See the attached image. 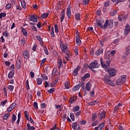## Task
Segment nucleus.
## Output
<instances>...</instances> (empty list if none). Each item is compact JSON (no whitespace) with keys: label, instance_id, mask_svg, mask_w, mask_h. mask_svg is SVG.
<instances>
[{"label":"nucleus","instance_id":"nucleus-57","mask_svg":"<svg viewBox=\"0 0 130 130\" xmlns=\"http://www.w3.org/2000/svg\"><path fill=\"white\" fill-rule=\"evenodd\" d=\"M11 8H12V4H11L10 3L7 4V5L6 6V8L7 10H10V9H11Z\"/></svg>","mask_w":130,"mask_h":130},{"label":"nucleus","instance_id":"nucleus-53","mask_svg":"<svg viewBox=\"0 0 130 130\" xmlns=\"http://www.w3.org/2000/svg\"><path fill=\"white\" fill-rule=\"evenodd\" d=\"M41 77L44 81H46V80H48V77H47L45 75L41 74Z\"/></svg>","mask_w":130,"mask_h":130},{"label":"nucleus","instance_id":"nucleus-37","mask_svg":"<svg viewBox=\"0 0 130 130\" xmlns=\"http://www.w3.org/2000/svg\"><path fill=\"white\" fill-rule=\"evenodd\" d=\"M21 112H19L18 114V119L16 121V123L17 124H19V123H20V119H21Z\"/></svg>","mask_w":130,"mask_h":130},{"label":"nucleus","instance_id":"nucleus-63","mask_svg":"<svg viewBox=\"0 0 130 130\" xmlns=\"http://www.w3.org/2000/svg\"><path fill=\"white\" fill-rule=\"evenodd\" d=\"M81 87H82V89L84 91L85 93H86V89H85V84L83 83L81 84Z\"/></svg>","mask_w":130,"mask_h":130},{"label":"nucleus","instance_id":"nucleus-50","mask_svg":"<svg viewBox=\"0 0 130 130\" xmlns=\"http://www.w3.org/2000/svg\"><path fill=\"white\" fill-rule=\"evenodd\" d=\"M90 0H83V5L84 6H87V5H89V2H90Z\"/></svg>","mask_w":130,"mask_h":130},{"label":"nucleus","instance_id":"nucleus-2","mask_svg":"<svg viewBox=\"0 0 130 130\" xmlns=\"http://www.w3.org/2000/svg\"><path fill=\"white\" fill-rule=\"evenodd\" d=\"M126 80V75H122L119 78H118L116 81V85H122L125 83Z\"/></svg>","mask_w":130,"mask_h":130},{"label":"nucleus","instance_id":"nucleus-45","mask_svg":"<svg viewBox=\"0 0 130 130\" xmlns=\"http://www.w3.org/2000/svg\"><path fill=\"white\" fill-rule=\"evenodd\" d=\"M54 28H55V33H58L59 32V30H58V25L56 24L54 25Z\"/></svg>","mask_w":130,"mask_h":130},{"label":"nucleus","instance_id":"nucleus-59","mask_svg":"<svg viewBox=\"0 0 130 130\" xmlns=\"http://www.w3.org/2000/svg\"><path fill=\"white\" fill-rule=\"evenodd\" d=\"M34 106L35 107V109H38V103H37V102L34 103Z\"/></svg>","mask_w":130,"mask_h":130},{"label":"nucleus","instance_id":"nucleus-32","mask_svg":"<svg viewBox=\"0 0 130 130\" xmlns=\"http://www.w3.org/2000/svg\"><path fill=\"white\" fill-rule=\"evenodd\" d=\"M3 36H5V37H9V36H10V33L8 32V30H6L3 32Z\"/></svg>","mask_w":130,"mask_h":130},{"label":"nucleus","instance_id":"nucleus-15","mask_svg":"<svg viewBox=\"0 0 130 130\" xmlns=\"http://www.w3.org/2000/svg\"><path fill=\"white\" fill-rule=\"evenodd\" d=\"M77 101V97L73 96L70 98L69 102L70 103H71V104H73V103H75V101Z\"/></svg>","mask_w":130,"mask_h":130},{"label":"nucleus","instance_id":"nucleus-22","mask_svg":"<svg viewBox=\"0 0 130 130\" xmlns=\"http://www.w3.org/2000/svg\"><path fill=\"white\" fill-rule=\"evenodd\" d=\"M10 116V113H6L3 115V120H8Z\"/></svg>","mask_w":130,"mask_h":130},{"label":"nucleus","instance_id":"nucleus-5","mask_svg":"<svg viewBox=\"0 0 130 130\" xmlns=\"http://www.w3.org/2000/svg\"><path fill=\"white\" fill-rule=\"evenodd\" d=\"M80 70H81V66H78L73 72V75L74 77H77V76H78V74Z\"/></svg>","mask_w":130,"mask_h":130},{"label":"nucleus","instance_id":"nucleus-46","mask_svg":"<svg viewBox=\"0 0 130 130\" xmlns=\"http://www.w3.org/2000/svg\"><path fill=\"white\" fill-rule=\"evenodd\" d=\"M97 118V114L96 113H94L92 116V121H95V120Z\"/></svg>","mask_w":130,"mask_h":130},{"label":"nucleus","instance_id":"nucleus-8","mask_svg":"<svg viewBox=\"0 0 130 130\" xmlns=\"http://www.w3.org/2000/svg\"><path fill=\"white\" fill-rule=\"evenodd\" d=\"M15 75V70H11L8 75V77L9 79H13Z\"/></svg>","mask_w":130,"mask_h":130},{"label":"nucleus","instance_id":"nucleus-30","mask_svg":"<svg viewBox=\"0 0 130 130\" xmlns=\"http://www.w3.org/2000/svg\"><path fill=\"white\" fill-rule=\"evenodd\" d=\"M96 25L98 27H100V28H101V29H102V26L103 25V24L102 23H101V21H100V20H96Z\"/></svg>","mask_w":130,"mask_h":130},{"label":"nucleus","instance_id":"nucleus-16","mask_svg":"<svg viewBox=\"0 0 130 130\" xmlns=\"http://www.w3.org/2000/svg\"><path fill=\"white\" fill-rule=\"evenodd\" d=\"M58 69H60V68H62L63 67V65H62V60H61V58L59 59L57 62Z\"/></svg>","mask_w":130,"mask_h":130},{"label":"nucleus","instance_id":"nucleus-20","mask_svg":"<svg viewBox=\"0 0 130 130\" xmlns=\"http://www.w3.org/2000/svg\"><path fill=\"white\" fill-rule=\"evenodd\" d=\"M85 89L86 91H89L90 90H91V83L90 82H87L86 84Z\"/></svg>","mask_w":130,"mask_h":130},{"label":"nucleus","instance_id":"nucleus-43","mask_svg":"<svg viewBox=\"0 0 130 130\" xmlns=\"http://www.w3.org/2000/svg\"><path fill=\"white\" fill-rule=\"evenodd\" d=\"M25 86L26 90H29L30 86H29V80H26L25 82Z\"/></svg>","mask_w":130,"mask_h":130},{"label":"nucleus","instance_id":"nucleus-56","mask_svg":"<svg viewBox=\"0 0 130 130\" xmlns=\"http://www.w3.org/2000/svg\"><path fill=\"white\" fill-rule=\"evenodd\" d=\"M8 88L9 89V90H10V91H11V92H13V91H14V86L13 85H9L8 86Z\"/></svg>","mask_w":130,"mask_h":130},{"label":"nucleus","instance_id":"nucleus-33","mask_svg":"<svg viewBox=\"0 0 130 130\" xmlns=\"http://www.w3.org/2000/svg\"><path fill=\"white\" fill-rule=\"evenodd\" d=\"M42 82H43V81L42 80V79L40 78H38L37 79V83L38 84V85H41V84H42Z\"/></svg>","mask_w":130,"mask_h":130},{"label":"nucleus","instance_id":"nucleus-51","mask_svg":"<svg viewBox=\"0 0 130 130\" xmlns=\"http://www.w3.org/2000/svg\"><path fill=\"white\" fill-rule=\"evenodd\" d=\"M111 16H114L115 15H116V14H117V10H113L112 12H111L110 13Z\"/></svg>","mask_w":130,"mask_h":130},{"label":"nucleus","instance_id":"nucleus-11","mask_svg":"<svg viewBox=\"0 0 130 130\" xmlns=\"http://www.w3.org/2000/svg\"><path fill=\"white\" fill-rule=\"evenodd\" d=\"M103 49L102 48H99L95 52V55H96V56H98L101 54V53H103Z\"/></svg>","mask_w":130,"mask_h":130},{"label":"nucleus","instance_id":"nucleus-52","mask_svg":"<svg viewBox=\"0 0 130 130\" xmlns=\"http://www.w3.org/2000/svg\"><path fill=\"white\" fill-rule=\"evenodd\" d=\"M70 118L72 119V121H75V115H74V113H70Z\"/></svg>","mask_w":130,"mask_h":130},{"label":"nucleus","instance_id":"nucleus-24","mask_svg":"<svg viewBox=\"0 0 130 130\" xmlns=\"http://www.w3.org/2000/svg\"><path fill=\"white\" fill-rule=\"evenodd\" d=\"M16 119H17V117L16 116V115H15V114H13L12 116V121H11L12 124H14L15 123V121H16Z\"/></svg>","mask_w":130,"mask_h":130},{"label":"nucleus","instance_id":"nucleus-1","mask_svg":"<svg viewBox=\"0 0 130 130\" xmlns=\"http://www.w3.org/2000/svg\"><path fill=\"white\" fill-rule=\"evenodd\" d=\"M109 73V76L107 74H105L104 76L103 79L104 83L107 84V85H110V86H113V82L111 81V78L112 77H115L116 76V73L117 70L115 68H110L108 70Z\"/></svg>","mask_w":130,"mask_h":130},{"label":"nucleus","instance_id":"nucleus-25","mask_svg":"<svg viewBox=\"0 0 130 130\" xmlns=\"http://www.w3.org/2000/svg\"><path fill=\"white\" fill-rule=\"evenodd\" d=\"M77 126H78V123H77V122H75L72 123V128L73 129H74V130L77 129Z\"/></svg>","mask_w":130,"mask_h":130},{"label":"nucleus","instance_id":"nucleus-38","mask_svg":"<svg viewBox=\"0 0 130 130\" xmlns=\"http://www.w3.org/2000/svg\"><path fill=\"white\" fill-rule=\"evenodd\" d=\"M21 4L23 9H26V2H25V1H21Z\"/></svg>","mask_w":130,"mask_h":130},{"label":"nucleus","instance_id":"nucleus-64","mask_svg":"<svg viewBox=\"0 0 130 130\" xmlns=\"http://www.w3.org/2000/svg\"><path fill=\"white\" fill-rule=\"evenodd\" d=\"M30 77L31 79H34V77H35V75L34 74V72L32 71H30Z\"/></svg>","mask_w":130,"mask_h":130},{"label":"nucleus","instance_id":"nucleus-26","mask_svg":"<svg viewBox=\"0 0 130 130\" xmlns=\"http://www.w3.org/2000/svg\"><path fill=\"white\" fill-rule=\"evenodd\" d=\"M76 42L77 45L80 46L81 44H82V41H81V39H80V38H76Z\"/></svg>","mask_w":130,"mask_h":130},{"label":"nucleus","instance_id":"nucleus-10","mask_svg":"<svg viewBox=\"0 0 130 130\" xmlns=\"http://www.w3.org/2000/svg\"><path fill=\"white\" fill-rule=\"evenodd\" d=\"M129 31H130V27L129 24H127L125 26L124 34H125L126 35H127V34L129 33Z\"/></svg>","mask_w":130,"mask_h":130},{"label":"nucleus","instance_id":"nucleus-39","mask_svg":"<svg viewBox=\"0 0 130 130\" xmlns=\"http://www.w3.org/2000/svg\"><path fill=\"white\" fill-rule=\"evenodd\" d=\"M55 91V88H50L49 90H48L47 92L48 93H49V94H52V93H54Z\"/></svg>","mask_w":130,"mask_h":130},{"label":"nucleus","instance_id":"nucleus-3","mask_svg":"<svg viewBox=\"0 0 130 130\" xmlns=\"http://www.w3.org/2000/svg\"><path fill=\"white\" fill-rule=\"evenodd\" d=\"M99 67H100V65L98 64L97 61H93L90 63L89 66H88V68L90 70H92V69H98Z\"/></svg>","mask_w":130,"mask_h":130},{"label":"nucleus","instance_id":"nucleus-60","mask_svg":"<svg viewBox=\"0 0 130 130\" xmlns=\"http://www.w3.org/2000/svg\"><path fill=\"white\" fill-rule=\"evenodd\" d=\"M16 106H17V104H16V103H13L11 106L10 107L11 108H12L13 109H15V108H16Z\"/></svg>","mask_w":130,"mask_h":130},{"label":"nucleus","instance_id":"nucleus-31","mask_svg":"<svg viewBox=\"0 0 130 130\" xmlns=\"http://www.w3.org/2000/svg\"><path fill=\"white\" fill-rule=\"evenodd\" d=\"M21 30H22V32L23 33V35L24 36H28V34L27 33V31L26 30L25 28H24L23 27H22Z\"/></svg>","mask_w":130,"mask_h":130},{"label":"nucleus","instance_id":"nucleus-34","mask_svg":"<svg viewBox=\"0 0 130 130\" xmlns=\"http://www.w3.org/2000/svg\"><path fill=\"white\" fill-rule=\"evenodd\" d=\"M79 110H80V106H76L73 108V112H77V111H79Z\"/></svg>","mask_w":130,"mask_h":130},{"label":"nucleus","instance_id":"nucleus-54","mask_svg":"<svg viewBox=\"0 0 130 130\" xmlns=\"http://www.w3.org/2000/svg\"><path fill=\"white\" fill-rule=\"evenodd\" d=\"M7 102H8V100H5L3 101H2L1 103V105H2V106H5L6 103H7Z\"/></svg>","mask_w":130,"mask_h":130},{"label":"nucleus","instance_id":"nucleus-23","mask_svg":"<svg viewBox=\"0 0 130 130\" xmlns=\"http://www.w3.org/2000/svg\"><path fill=\"white\" fill-rule=\"evenodd\" d=\"M81 88V84H77L73 88V91H78Z\"/></svg>","mask_w":130,"mask_h":130},{"label":"nucleus","instance_id":"nucleus-19","mask_svg":"<svg viewBox=\"0 0 130 130\" xmlns=\"http://www.w3.org/2000/svg\"><path fill=\"white\" fill-rule=\"evenodd\" d=\"M71 8L67 9V15L68 16V18L71 19V16H72V13L71 12Z\"/></svg>","mask_w":130,"mask_h":130},{"label":"nucleus","instance_id":"nucleus-48","mask_svg":"<svg viewBox=\"0 0 130 130\" xmlns=\"http://www.w3.org/2000/svg\"><path fill=\"white\" fill-rule=\"evenodd\" d=\"M98 123L99 122L98 120L94 121L91 123V126H96V125H98Z\"/></svg>","mask_w":130,"mask_h":130},{"label":"nucleus","instance_id":"nucleus-35","mask_svg":"<svg viewBox=\"0 0 130 130\" xmlns=\"http://www.w3.org/2000/svg\"><path fill=\"white\" fill-rule=\"evenodd\" d=\"M25 117L29 121V113L27 111H24Z\"/></svg>","mask_w":130,"mask_h":130},{"label":"nucleus","instance_id":"nucleus-44","mask_svg":"<svg viewBox=\"0 0 130 130\" xmlns=\"http://www.w3.org/2000/svg\"><path fill=\"white\" fill-rule=\"evenodd\" d=\"M27 127L30 130H34V129H35V127H34L32 126H30V123H29L27 124Z\"/></svg>","mask_w":130,"mask_h":130},{"label":"nucleus","instance_id":"nucleus-49","mask_svg":"<svg viewBox=\"0 0 130 130\" xmlns=\"http://www.w3.org/2000/svg\"><path fill=\"white\" fill-rule=\"evenodd\" d=\"M105 58L107 59H110V53H107L105 54Z\"/></svg>","mask_w":130,"mask_h":130},{"label":"nucleus","instance_id":"nucleus-18","mask_svg":"<svg viewBox=\"0 0 130 130\" xmlns=\"http://www.w3.org/2000/svg\"><path fill=\"white\" fill-rule=\"evenodd\" d=\"M101 64L103 69H106L107 68V64L104 63V61H103L102 58H101Z\"/></svg>","mask_w":130,"mask_h":130},{"label":"nucleus","instance_id":"nucleus-17","mask_svg":"<svg viewBox=\"0 0 130 130\" xmlns=\"http://www.w3.org/2000/svg\"><path fill=\"white\" fill-rule=\"evenodd\" d=\"M105 116H106V112L105 111L102 112L99 116V117L100 118V120H102V118H105Z\"/></svg>","mask_w":130,"mask_h":130},{"label":"nucleus","instance_id":"nucleus-61","mask_svg":"<svg viewBox=\"0 0 130 130\" xmlns=\"http://www.w3.org/2000/svg\"><path fill=\"white\" fill-rule=\"evenodd\" d=\"M41 107L42 109H44L46 107V104L45 103L41 104Z\"/></svg>","mask_w":130,"mask_h":130},{"label":"nucleus","instance_id":"nucleus-41","mask_svg":"<svg viewBox=\"0 0 130 130\" xmlns=\"http://www.w3.org/2000/svg\"><path fill=\"white\" fill-rule=\"evenodd\" d=\"M64 87L66 89H70V82L66 81L64 83Z\"/></svg>","mask_w":130,"mask_h":130},{"label":"nucleus","instance_id":"nucleus-40","mask_svg":"<svg viewBox=\"0 0 130 130\" xmlns=\"http://www.w3.org/2000/svg\"><path fill=\"white\" fill-rule=\"evenodd\" d=\"M19 43L20 44L21 46H24L25 45V44L26 43V41L24 39H22L20 41H19Z\"/></svg>","mask_w":130,"mask_h":130},{"label":"nucleus","instance_id":"nucleus-4","mask_svg":"<svg viewBox=\"0 0 130 130\" xmlns=\"http://www.w3.org/2000/svg\"><path fill=\"white\" fill-rule=\"evenodd\" d=\"M23 55L25 59H28V58H30V53H29V51H28V50H24L23 52Z\"/></svg>","mask_w":130,"mask_h":130},{"label":"nucleus","instance_id":"nucleus-42","mask_svg":"<svg viewBox=\"0 0 130 130\" xmlns=\"http://www.w3.org/2000/svg\"><path fill=\"white\" fill-rule=\"evenodd\" d=\"M113 26V20H110L109 22V28L110 29H111V28H112Z\"/></svg>","mask_w":130,"mask_h":130},{"label":"nucleus","instance_id":"nucleus-28","mask_svg":"<svg viewBox=\"0 0 130 130\" xmlns=\"http://www.w3.org/2000/svg\"><path fill=\"white\" fill-rule=\"evenodd\" d=\"M125 52L126 55H129V54L130 53L129 46L126 47V49L125 50Z\"/></svg>","mask_w":130,"mask_h":130},{"label":"nucleus","instance_id":"nucleus-58","mask_svg":"<svg viewBox=\"0 0 130 130\" xmlns=\"http://www.w3.org/2000/svg\"><path fill=\"white\" fill-rule=\"evenodd\" d=\"M82 113V111H79L76 113H75V115L76 117H78V116H80V115Z\"/></svg>","mask_w":130,"mask_h":130},{"label":"nucleus","instance_id":"nucleus-14","mask_svg":"<svg viewBox=\"0 0 130 130\" xmlns=\"http://www.w3.org/2000/svg\"><path fill=\"white\" fill-rule=\"evenodd\" d=\"M109 23V20L108 19L106 20L104 24H103V26H102V29H106L107 27H108Z\"/></svg>","mask_w":130,"mask_h":130},{"label":"nucleus","instance_id":"nucleus-55","mask_svg":"<svg viewBox=\"0 0 130 130\" xmlns=\"http://www.w3.org/2000/svg\"><path fill=\"white\" fill-rule=\"evenodd\" d=\"M7 16V14L5 13H0V19H3V18H5Z\"/></svg>","mask_w":130,"mask_h":130},{"label":"nucleus","instance_id":"nucleus-9","mask_svg":"<svg viewBox=\"0 0 130 130\" xmlns=\"http://www.w3.org/2000/svg\"><path fill=\"white\" fill-rule=\"evenodd\" d=\"M29 21H31V22H34V23H37L38 19H37V18L35 16L31 15L29 17Z\"/></svg>","mask_w":130,"mask_h":130},{"label":"nucleus","instance_id":"nucleus-7","mask_svg":"<svg viewBox=\"0 0 130 130\" xmlns=\"http://www.w3.org/2000/svg\"><path fill=\"white\" fill-rule=\"evenodd\" d=\"M16 64L17 70H20V69H21V57L17 58Z\"/></svg>","mask_w":130,"mask_h":130},{"label":"nucleus","instance_id":"nucleus-13","mask_svg":"<svg viewBox=\"0 0 130 130\" xmlns=\"http://www.w3.org/2000/svg\"><path fill=\"white\" fill-rule=\"evenodd\" d=\"M65 15L66 13L64 12V10H63L61 12L60 22H63V19H64Z\"/></svg>","mask_w":130,"mask_h":130},{"label":"nucleus","instance_id":"nucleus-21","mask_svg":"<svg viewBox=\"0 0 130 130\" xmlns=\"http://www.w3.org/2000/svg\"><path fill=\"white\" fill-rule=\"evenodd\" d=\"M87 78H90V74L86 73L84 75V77H83L81 79V80L84 82V81L86 80V79H87Z\"/></svg>","mask_w":130,"mask_h":130},{"label":"nucleus","instance_id":"nucleus-12","mask_svg":"<svg viewBox=\"0 0 130 130\" xmlns=\"http://www.w3.org/2000/svg\"><path fill=\"white\" fill-rule=\"evenodd\" d=\"M59 45L60 48L64 52L68 49V46H67L66 44H60Z\"/></svg>","mask_w":130,"mask_h":130},{"label":"nucleus","instance_id":"nucleus-36","mask_svg":"<svg viewBox=\"0 0 130 130\" xmlns=\"http://www.w3.org/2000/svg\"><path fill=\"white\" fill-rule=\"evenodd\" d=\"M74 53L76 55H78L79 54V48L78 47H75L74 49Z\"/></svg>","mask_w":130,"mask_h":130},{"label":"nucleus","instance_id":"nucleus-62","mask_svg":"<svg viewBox=\"0 0 130 130\" xmlns=\"http://www.w3.org/2000/svg\"><path fill=\"white\" fill-rule=\"evenodd\" d=\"M80 124H86V123H87V121L86 120H82L81 121H80V122H79Z\"/></svg>","mask_w":130,"mask_h":130},{"label":"nucleus","instance_id":"nucleus-47","mask_svg":"<svg viewBox=\"0 0 130 130\" xmlns=\"http://www.w3.org/2000/svg\"><path fill=\"white\" fill-rule=\"evenodd\" d=\"M36 38H37V39H38L39 40V41L40 42L41 44V43H42V42H43V40H42V38H41V37H40L39 36H37Z\"/></svg>","mask_w":130,"mask_h":130},{"label":"nucleus","instance_id":"nucleus-6","mask_svg":"<svg viewBox=\"0 0 130 130\" xmlns=\"http://www.w3.org/2000/svg\"><path fill=\"white\" fill-rule=\"evenodd\" d=\"M105 126V122H102L101 124L99 125V126L94 127V130H102L103 129V127Z\"/></svg>","mask_w":130,"mask_h":130},{"label":"nucleus","instance_id":"nucleus-27","mask_svg":"<svg viewBox=\"0 0 130 130\" xmlns=\"http://www.w3.org/2000/svg\"><path fill=\"white\" fill-rule=\"evenodd\" d=\"M75 18H76V21H80V20H81V14L77 13L75 15Z\"/></svg>","mask_w":130,"mask_h":130},{"label":"nucleus","instance_id":"nucleus-29","mask_svg":"<svg viewBox=\"0 0 130 130\" xmlns=\"http://www.w3.org/2000/svg\"><path fill=\"white\" fill-rule=\"evenodd\" d=\"M49 15V14H48V13H43L41 15V18H42V19H45L48 17Z\"/></svg>","mask_w":130,"mask_h":130}]
</instances>
